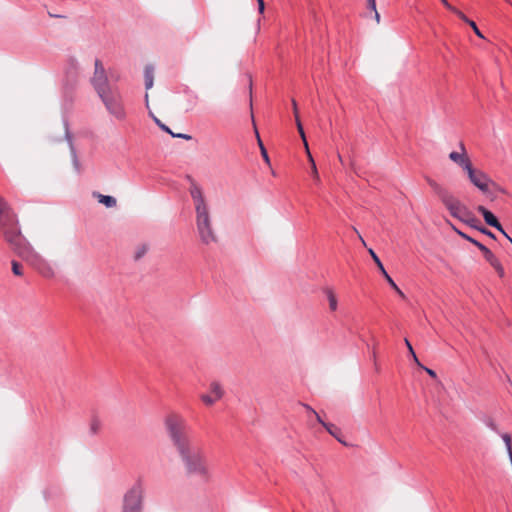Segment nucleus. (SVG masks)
<instances>
[{
    "label": "nucleus",
    "mask_w": 512,
    "mask_h": 512,
    "mask_svg": "<svg viewBox=\"0 0 512 512\" xmlns=\"http://www.w3.org/2000/svg\"><path fill=\"white\" fill-rule=\"evenodd\" d=\"M148 251V246L147 245H141L137 248L136 250V253H135V259H140L143 255L146 254V252Z\"/></svg>",
    "instance_id": "a878e982"
},
{
    "label": "nucleus",
    "mask_w": 512,
    "mask_h": 512,
    "mask_svg": "<svg viewBox=\"0 0 512 512\" xmlns=\"http://www.w3.org/2000/svg\"><path fill=\"white\" fill-rule=\"evenodd\" d=\"M165 431L175 448L187 477H196L202 483L212 480V472L203 447L195 445L189 435L185 417L177 411H170L164 417Z\"/></svg>",
    "instance_id": "f257e3e1"
},
{
    "label": "nucleus",
    "mask_w": 512,
    "mask_h": 512,
    "mask_svg": "<svg viewBox=\"0 0 512 512\" xmlns=\"http://www.w3.org/2000/svg\"><path fill=\"white\" fill-rule=\"evenodd\" d=\"M477 211L479 213H481V215L483 216L485 222L489 226L494 227L495 229L500 231L503 235H506V232L503 229L501 223L498 221L496 216L491 211H489L488 209H486L484 206H481V205L477 207Z\"/></svg>",
    "instance_id": "4468645a"
},
{
    "label": "nucleus",
    "mask_w": 512,
    "mask_h": 512,
    "mask_svg": "<svg viewBox=\"0 0 512 512\" xmlns=\"http://www.w3.org/2000/svg\"><path fill=\"white\" fill-rule=\"evenodd\" d=\"M508 240L509 242L512 244V238L506 233V235H504Z\"/></svg>",
    "instance_id": "c03bdc74"
},
{
    "label": "nucleus",
    "mask_w": 512,
    "mask_h": 512,
    "mask_svg": "<svg viewBox=\"0 0 512 512\" xmlns=\"http://www.w3.org/2000/svg\"><path fill=\"white\" fill-rule=\"evenodd\" d=\"M429 186L433 189L434 193L438 196L442 204L449 211L450 215L461 222L469 225L470 227L477 228L481 233L490 238L495 239V235L485 227H477V219L471 210L462 203L456 196H454L448 189L444 188L436 181L427 179Z\"/></svg>",
    "instance_id": "7ed1b4c3"
},
{
    "label": "nucleus",
    "mask_w": 512,
    "mask_h": 512,
    "mask_svg": "<svg viewBox=\"0 0 512 512\" xmlns=\"http://www.w3.org/2000/svg\"><path fill=\"white\" fill-rule=\"evenodd\" d=\"M442 4L448 9L450 10L451 12H453L454 14H456L461 20H463L464 22H466L468 24V21H471L470 19H468L460 10H458L457 8H455L454 6L450 5L448 3L447 0H441Z\"/></svg>",
    "instance_id": "6ab92c4d"
},
{
    "label": "nucleus",
    "mask_w": 512,
    "mask_h": 512,
    "mask_svg": "<svg viewBox=\"0 0 512 512\" xmlns=\"http://www.w3.org/2000/svg\"><path fill=\"white\" fill-rule=\"evenodd\" d=\"M11 265H12V272L14 273V275H16V276L23 275V267L19 262L13 260L11 262Z\"/></svg>",
    "instance_id": "b1692460"
},
{
    "label": "nucleus",
    "mask_w": 512,
    "mask_h": 512,
    "mask_svg": "<svg viewBox=\"0 0 512 512\" xmlns=\"http://www.w3.org/2000/svg\"><path fill=\"white\" fill-rule=\"evenodd\" d=\"M189 192L195 207L196 227L201 242L205 245L216 243L217 235L212 225L209 205L202 188L196 182L191 181Z\"/></svg>",
    "instance_id": "20e7f679"
},
{
    "label": "nucleus",
    "mask_w": 512,
    "mask_h": 512,
    "mask_svg": "<svg viewBox=\"0 0 512 512\" xmlns=\"http://www.w3.org/2000/svg\"><path fill=\"white\" fill-rule=\"evenodd\" d=\"M468 25L473 29L474 33L479 37V38H484L482 32L478 29L476 23L474 21H468Z\"/></svg>",
    "instance_id": "cd10ccee"
},
{
    "label": "nucleus",
    "mask_w": 512,
    "mask_h": 512,
    "mask_svg": "<svg viewBox=\"0 0 512 512\" xmlns=\"http://www.w3.org/2000/svg\"><path fill=\"white\" fill-rule=\"evenodd\" d=\"M452 229L460 235L462 238L466 239L467 241L471 242L472 244H476V247L483 253V256L485 260L496 270L500 265V261L497 259V257L483 244L478 242L477 240L471 238L467 234L461 232L458 230L455 226L452 225Z\"/></svg>",
    "instance_id": "1a4fd4ad"
},
{
    "label": "nucleus",
    "mask_w": 512,
    "mask_h": 512,
    "mask_svg": "<svg viewBox=\"0 0 512 512\" xmlns=\"http://www.w3.org/2000/svg\"><path fill=\"white\" fill-rule=\"evenodd\" d=\"M145 100H146V107L149 108V103H148V94L145 95Z\"/></svg>",
    "instance_id": "37998d69"
},
{
    "label": "nucleus",
    "mask_w": 512,
    "mask_h": 512,
    "mask_svg": "<svg viewBox=\"0 0 512 512\" xmlns=\"http://www.w3.org/2000/svg\"><path fill=\"white\" fill-rule=\"evenodd\" d=\"M452 229L460 235L462 238L466 239L467 241L471 242L472 244H476V247L483 253V256L485 260L496 270L500 265V261L497 259V257L483 244L478 242L477 240L471 238L467 234L461 232L458 230L455 226L452 225Z\"/></svg>",
    "instance_id": "6e6552de"
},
{
    "label": "nucleus",
    "mask_w": 512,
    "mask_h": 512,
    "mask_svg": "<svg viewBox=\"0 0 512 512\" xmlns=\"http://www.w3.org/2000/svg\"><path fill=\"white\" fill-rule=\"evenodd\" d=\"M354 231L358 234V237H359V239L361 240L362 244H363L364 246H366V242L364 241V239H363V238H362V236L359 234V232L357 231V229H356V228H354Z\"/></svg>",
    "instance_id": "a19ab883"
},
{
    "label": "nucleus",
    "mask_w": 512,
    "mask_h": 512,
    "mask_svg": "<svg viewBox=\"0 0 512 512\" xmlns=\"http://www.w3.org/2000/svg\"><path fill=\"white\" fill-rule=\"evenodd\" d=\"M496 272L497 274L499 275V277L503 278L505 276V272H504V268L502 265H500L497 269H496Z\"/></svg>",
    "instance_id": "f704fd0d"
},
{
    "label": "nucleus",
    "mask_w": 512,
    "mask_h": 512,
    "mask_svg": "<svg viewBox=\"0 0 512 512\" xmlns=\"http://www.w3.org/2000/svg\"><path fill=\"white\" fill-rule=\"evenodd\" d=\"M367 7L372 10L373 12L377 11L376 8V0H367Z\"/></svg>",
    "instance_id": "c85d7f7f"
},
{
    "label": "nucleus",
    "mask_w": 512,
    "mask_h": 512,
    "mask_svg": "<svg viewBox=\"0 0 512 512\" xmlns=\"http://www.w3.org/2000/svg\"><path fill=\"white\" fill-rule=\"evenodd\" d=\"M404 342H405V345H406V347H407V349H408V351H409L410 355L412 356V358H413L414 362H415L417 365L422 366V365H421V363H420V362H419V360H418L417 355L415 354V351H414V349H413V347H412V345H411L410 341H409L407 338H405V339H404Z\"/></svg>",
    "instance_id": "4be33fe9"
},
{
    "label": "nucleus",
    "mask_w": 512,
    "mask_h": 512,
    "mask_svg": "<svg viewBox=\"0 0 512 512\" xmlns=\"http://www.w3.org/2000/svg\"><path fill=\"white\" fill-rule=\"evenodd\" d=\"M323 427L328 431L330 435L335 437L340 443L346 445V443L340 438V429L331 423H323Z\"/></svg>",
    "instance_id": "dca6fc26"
},
{
    "label": "nucleus",
    "mask_w": 512,
    "mask_h": 512,
    "mask_svg": "<svg viewBox=\"0 0 512 512\" xmlns=\"http://www.w3.org/2000/svg\"><path fill=\"white\" fill-rule=\"evenodd\" d=\"M372 360H373V363H374L375 371L376 372H380V366H379L378 361H377V354L376 353L372 354Z\"/></svg>",
    "instance_id": "7c9ffc66"
},
{
    "label": "nucleus",
    "mask_w": 512,
    "mask_h": 512,
    "mask_svg": "<svg viewBox=\"0 0 512 512\" xmlns=\"http://www.w3.org/2000/svg\"><path fill=\"white\" fill-rule=\"evenodd\" d=\"M313 414L315 415L316 420L323 426V423H325V422L322 420L320 415L316 411H313Z\"/></svg>",
    "instance_id": "58836bf2"
},
{
    "label": "nucleus",
    "mask_w": 512,
    "mask_h": 512,
    "mask_svg": "<svg viewBox=\"0 0 512 512\" xmlns=\"http://www.w3.org/2000/svg\"><path fill=\"white\" fill-rule=\"evenodd\" d=\"M466 173L470 182L482 193L489 194L492 191L505 193V190L496 184L485 172L474 168L473 165Z\"/></svg>",
    "instance_id": "423d86ee"
},
{
    "label": "nucleus",
    "mask_w": 512,
    "mask_h": 512,
    "mask_svg": "<svg viewBox=\"0 0 512 512\" xmlns=\"http://www.w3.org/2000/svg\"><path fill=\"white\" fill-rule=\"evenodd\" d=\"M304 407L306 408L307 411H310L311 413H313V411H315L312 407H310L309 405H304Z\"/></svg>",
    "instance_id": "79ce46f5"
},
{
    "label": "nucleus",
    "mask_w": 512,
    "mask_h": 512,
    "mask_svg": "<svg viewBox=\"0 0 512 512\" xmlns=\"http://www.w3.org/2000/svg\"><path fill=\"white\" fill-rule=\"evenodd\" d=\"M249 89H250V93H251L252 92V83L251 82H250Z\"/></svg>",
    "instance_id": "49530a36"
},
{
    "label": "nucleus",
    "mask_w": 512,
    "mask_h": 512,
    "mask_svg": "<svg viewBox=\"0 0 512 512\" xmlns=\"http://www.w3.org/2000/svg\"><path fill=\"white\" fill-rule=\"evenodd\" d=\"M372 360H373V363H374L375 371L376 372H380V366H379L378 361H377V354L376 353L372 354Z\"/></svg>",
    "instance_id": "c756f323"
},
{
    "label": "nucleus",
    "mask_w": 512,
    "mask_h": 512,
    "mask_svg": "<svg viewBox=\"0 0 512 512\" xmlns=\"http://www.w3.org/2000/svg\"><path fill=\"white\" fill-rule=\"evenodd\" d=\"M97 198H98V201L102 204H104L106 207L108 208H111V207H115L116 206V199L112 196H107V195H102V194H98L97 195Z\"/></svg>",
    "instance_id": "a211bd4d"
},
{
    "label": "nucleus",
    "mask_w": 512,
    "mask_h": 512,
    "mask_svg": "<svg viewBox=\"0 0 512 512\" xmlns=\"http://www.w3.org/2000/svg\"><path fill=\"white\" fill-rule=\"evenodd\" d=\"M144 77H145V87L146 89H150L153 86V68L150 66H147L144 71Z\"/></svg>",
    "instance_id": "aec40b11"
},
{
    "label": "nucleus",
    "mask_w": 512,
    "mask_h": 512,
    "mask_svg": "<svg viewBox=\"0 0 512 512\" xmlns=\"http://www.w3.org/2000/svg\"><path fill=\"white\" fill-rule=\"evenodd\" d=\"M173 137H177V138H182V139H186V140H190L191 139V136L190 135H187V134H172Z\"/></svg>",
    "instance_id": "473e14b6"
},
{
    "label": "nucleus",
    "mask_w": 512,
    "mask_h": 512,
    "mask_svg": "<svg viewBox=\"0 0 512 512\" xmlns=\"http://www.w3.org/2000/svg\"><path fill=\"white\" fill-rule=\"evenodd\" d=\"M102 430V421L97 415H93L89 421V431L92 435H97Z\"/></svg>",
    "instance_id": "2eb2a0df"
},
{
    "label": "nucleus",
    "mask_w": 512,
    "mask_h": 512,
    "mask_svg": "<svg viewBox=\"0 0 512 512\" xmlns=\"http://www.w3.org/2000/svg\"><path fill=\"white\" fill-rule=\"evenodd\" d=\"M369 254L371 255L373 261L375 262V264L377 265V267L379 268L380 272L382 273V275L384 276V278L386 279V281L389 283V285L396 291V293L402 297V298H405V294L400 290V288L396 285V283L394 282V280L389 276L388 272L385 270L381 260L379 259V257L376 255V253L374 252L373 249H369L368 250Z\"/></svg>",
    "instance_id": "ddd939ff"
},
{
    "label": "nucleus",
    "mask_w": 512,
    "mask_h": 512,
    "mask_svg": "<svg viewBox=\"0 0 512 512\" xmlns=\"http://www.w3.org/2000/svg\"><path fill=\"white\" fill-rule=\"evenodd\" d=\"M303 144H304V148H305V151L307 154V158L309 159V154H311V152H310L309 145H308V142L306 139H305V141H303Z\"/></svg>",
    "instance_id": "e433bc0d"
},
{
    "label": "nucleus",
    "mask_w": 512,
    "mask_h": 512,
    "mask_svg": "<svg viewBox=\"0 0 512 512\" xmlns=\"http://www.w3.org/2000/svg\"><path fill=\"white\" fill-rule=\"evenodd\" d=\"M257 2H258V9H259V12H260V13H263V12H264V9H265L264 0H257Z\"/></svg>",
    "instance_id": "72a5a7b5"
},
{
    "label": "nucleus",
    "mask_w": 512,
    "mask_h": 512,
    "mask_svg": "<svg viewBox=\"0 0 512 512\" xmlns=\"http://www.w3.org/2000/svg\"><path fill=\"white\" fill-rule=\"evenodd\" d=\"M425 371L428 373V375H430L432 378H436L437 375H436V372L430 368H426L424 367Z\"/></svg>",
    "instance_id": "c9c22d12"
},
{
    "label": "nucleus",
    "mask_w": 512,
    "mask_h": 512,
    "mask_svg": "<svg viewBox=\"0 0 512 512\" xmlns=\"http://www.w3.org/2000/svg\"><path fill=\"white\" fill-rule=\"evenodd\" d=\"M373 353H376V354H377V352H376V346H374V347H373L372 354H373Z\"/></svg>",
    "instance_id": "a18cd8bd"
},
{
    "label": "nucleus",
    "mask_w": 512,
    "mask_h": 512,
    "mask_svg": "<svg viewBox=\"0 0 512 512\" xmlns=\"http://www.w3.org/2000/svg\"><path fill=\"white\" fill-rule=\"evenodd\" d=\"M0 230L17 256L35 267L44 277L54 276V271L46 265L44 259L22 235L17 215L2 197H0Z\"/></svg>",
    "instance_id": "f03ea898"
},
{
    "label": "nucleus",
    "mask_w": 512,
    "mask_h": 512,
    "mask_svg": "<svg viewBox=\"0 0 512 512\" xmlns=\"http://www.w3.org/2000/svg\"><path fill=\"white\" fill-rule=\"evenodd\" d=\"M209 389H210V393L202 394L200 396V398L205 405L212 406L223 397L224 391H223L221 385L217 382H212L210 384Z\"/></svg>",
    "instance_id": "f8f14e48"
},
{
    "label": "nucleus",
    "mask_w": 512,
    "mask_h": 512,
    "mask_svg": "<svg viewBox=\"0 0 512 512\" xmlns=\"http://www.w3.org/2000/svg\"><path fill=\"white\" fill-rule=\"evenodd\" d=\"M92 84L97 94L111 88L108 84L105 69L100 60L95 61V71L92 78Z\"/></svg>",
    "instance_id": "9d476101"
},
{
    "label": "nucleus",
    "mask_w": 512,
    "mask_h": 512,
    "mask_svg": "<svg viewBox=\"0 0 512 512\" xmlns=\"http://www.w3.org/2000/svg\"><path fill=\"white\" fill-rule=\"evenodd\" d=\"M256 134H257L258 144H259L260 149H261V155H262L264 161L267 164H270V159H269L268 153H267V151H266V149H265V147H264V145H263V143H262V141H261V139L259 137L258 132H256Z\"/></svg>",
    "instance_id": "5701e85b"
},
{
    "label": "nucleus",
    "mask_w": 512,
    "mask_h": 512,
    "mask_svg": "<svg viewBox=\"0 0 512 512\" xmlns=\"http://www.w3.org/2000/svg\"><path fill=\"white\" fill-rule=\"evenodd\" d=\"M292 106H293V113H294L295 121H297V117H299V113H298L297 103L295 100H292Z\"/></svg>",
    "instance_id": "2f4dec72"
},
{
    "label": "nucleus",
    "mask_w": 512,
    "mask_h": 512,
    "mask_svg": "<svg viewBox=\"0 0 512 512\" xmlns=\"http://www.w3.org/2000/svg\"><path fill=\"white\" fill-rule=\"evenodd\" d=\"M143 487L135 483L123 497L122 512H142Z\"/></svg>",
    "instance_id": "0eeeda50"
},
{
    "label": "nucleus",
    "mask_w": 512,
    "mask_h": 512,
    "mask_svg": "<svg viewBox=\"0 0 512 512\" xmlns=\"http://www.w3.org/2000/svg\"><path fill=\"white\" fill-rule=\"evenodd\" d=\"M374 18L377 24L380 23L381 17L378 11L374 12Z\"/></svg>",
    "instance_id": "ea45409f"
},
{
    "label": "nucleus",
    "mask_w": 512,
    "mask_h": 512,
    "mask_svg": "<svg viewBox=\"0 0 512 512\" xmlns=\"http://www.w3.org/2000/svg\"><path fill=\"white\" fill-rule=\"evenodd\" d=\"M487 425H488L491 429H493V430H495V431L497 430V425L495 424V422H494L493 420H489V421H488V423H487Z\"/></svg>",
    "instance_id": "4c0bfd02"
},
{
    "label": "nucleus",
    "mask_w": 512,
    "mask_h": 512,
    "mask_svg": "<svg viewBox=\"0 0 512 512\" xmlns=\"http://www.w3.org/2000/svg\"><path fill=\"white\" fill-rule=\"evenodd\" d=\"M151 116L153 117L154 121L156 122V124L165 132L169 133L170 135L174 134L170 128L168 126H166L165 124H163L157 117H155L151 112H150Z\"/></svg>",
    "instance_id": "393cba45"
},
{
    "label": "nucleus",
    "mask_w": 512,
    "mask_h": 512,
    "mask_svg": "<svg viewBox=\"0 0 512 512\" xmlns=\"http://www.w3.org/2000/svg\"><path fill=\"white\" fill-rule=\"evenodd\" d=\"M325 293H326V296L329 301L330 310L333 312L336 311L337 307H338V301H337L335 293L333 292L332 289H326Z\"/></svg>",
    "instance_id": "f3484780"
},
{
    "label": "nucleus",
    "mask_w": 512,
    "mask_h": 512,
    "mask_svg": "<svg viewBox=\"0 0 512 512\" xmlns=\"http://www.w3.org/2000/svg\"><path fill=\"white\" fill-rule=\"evenodd\" d=\"M98 95L112 116L118 120H123L125 118L126 113L122 96L117 88L111 87Z\"/></svg>",
    "instance_id": "39448f33"
},
{
    "label": "nucleus",
    "mask_w": 512,
    "mask_h": 512,
    "mask_svg": "<svg viewBox=\"0 0 512 512\" xmlns=\"http://www.w3.org/2000/svg\"><path fill=\"white\" fill-rule=\"evenodd\" d=\"M459 148L460 151H452L449 154V159L466 172L472 166V162L463 143H460Z\"/></svg>",
    "instance_id": "9b49d317"
},
{
    "label": "nucleus",
    "mask_w": 512,
    "mask_h": 512,
    "mask_svg": "<svg viewBox=\"0 0 512 512\" xmlns=\"http://www.w3.org/2000/svg\"><path fill=\"white\" fill-rule=\"evenodd\" d=\"M308 161H309V163L311 165L312 177L315 180L316 184H319L320 183V177H319V173H318V170H317V167H316V164H315V161H314V158H313L312 154H309Z\"/></svg>",
    "instance_id": "412c9836"
},
{
    "label": "nucleus",
    "mask_w": 512,
    "mask_h": 512,
    "mask_svg": "<svg viewBox=\"0 0 512 512\" xmlns=\"http://www.w3.org/2000/svg\"><path fill=\"white\" fill-rule=\"evenodd\" d=\"M296 125H297V130L301 136L302 141H305L306 136H305V132H304L300 117H297Z\"/></svg>",
    "instance_id": "bb28decb"
}]
</instances>
